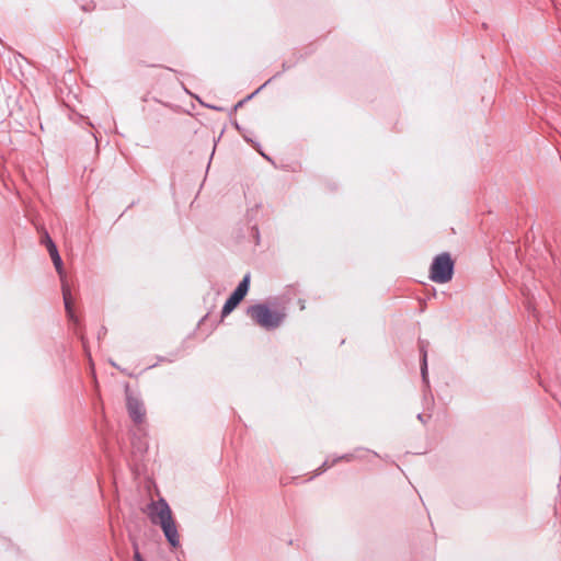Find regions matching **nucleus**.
Wrapping results in <instances>:
<instances>
[{
	"instance_id": "6",
	"label": "nucleus",
	"mask_w": 561,
	"mask_h": 561,
	"mask_svg": "<svg viewBox=\"0 0 561 561\" xmlns=\"http://www.w3.org/2000/svg\"><path fill=\"white\" fill-rule=\"evenodd\" d=\"M249 285L250 275L247 274L232 294L236 295L240 300H242L249 290Z\"/></svg>"
},
{
	"instance_id": "12",
	"label": "nucleus",
	"mask_w": 561,
	"mask_h": 561,
	"mask_svg": "<svg viewBox=\"0 0 561 561\" xmlns=\"http://www.w3.org/2000/svg\"><path fill=\"white\" fill-rule=\"evenodd\" d=\"M45 242H46V245L48 247V239L45 237Z\"/></svg>"
},
{
	"instance_id": "4",
	"label": "nucleus",
	"mask_w": 561,
	"mask_h": 561,
	"mask_svg": "<svg viewBox=\"0 0 561 561\" xmlns=\"http://www.w3.org/2000/svg\"><path fill=\"white\" fill-rule=\"evenodd\" d=\"M53 263H54V265L56 267V271L59 274L60 279H61L62 297H64V302H65V308H66L67 317L73 323H78V318L75 314V310H73V298L71 296V290H70V287H69V285L67 284L66 279H65L66 276H65V272H64V268H62L61 257L59 259V261H54Z\"/></svg>"
},
{
	"instance_id": "11",
	"label": "nucleus",
	"mask_w": 561,
	"mask_h": 561,
	"mask_svg": "<svg viewBox=\"0 0 561 561\" xmlns=\"http://www.w3.org/2000/svg\"><path fill=\"white\" fill-rule=\"evenodd\" d=\"M50 257H51L53 262H54V261H59L60 255H59V253H58V254H56L55 256H50Z\"/></svg>"
},
{
	"instance_id": "8",
	"label": "nucleus",
	"mask_w": 561,
	"mask_h": 561,
	"mask_svg": "<svg viewBox=\"0 0 561 561\" xmlns=\"http://www.w3.org/2000/svg\"><path fill=\"white\" fill-rule=\"evenodd\" d=\"M421 352H422V376H423V379L425 380L426 373H427V362H426L427 353H426L424 345L421 346Z\"/></svg>"
},
{
	"instance_id": "9",
	"label": "nucleus",
	"mask_w": 561,
	"mask_h": 561,
	"mask_svg": "<svg viewBox=\"0 0 561 561\" xmlns=\"http://www.w3.org/2000/svg\"><path fill=\"white\" fill-rule=\"evenodd\" d=\"M46 238L48 239V249L47 250H48L50 256H55L56 254H58L57 248L48 234H46Z\"/></svg>"
},
{
	"instance_id": "5",
	"label": "nucleus",
	"mask_w": 561,
	"mask_h": 561,
	"mask_svg": "<svg viewBox=\"0 0 561 561\" xmlns=\"http://www.w3.org/2000/svg\"><path fill=\"white\" fill-rule=\"evenodd\" d=\"M127 409L129 412V415L133 417L135 422H141L142 417L145 415L142 404L134 398L127 399Z\"/></svg>"
},
{
	"instance_id": "7",
	"label": "nucleus",
	"mask_w": 561,
	"mask_h": 561,
	"mask_svg": "<svg viewBox=\"0 0 561 561\" xmlns=\"http://www.w3.org/2000/svg\"><path fill=\"white\" fill-rule=\"evenodd\" d=\"M240 301L241 300L236 295L231 294L222 308V316L229 314L240 304Z\"/></svg>"
},
{
	"instance_id": "3",
	"label": "nucleus",
	"mask_w": 561,
	"mask_h": 561,
	"mask_svg": "<svg viewBox=\"0 0 561 561\" xmlns=\"http://www.w3.org/2000/svg\"><path fill=\"white\" fill-rule=\"evenodd\" d=\"M454 262L448 253L437 255L431 266L430 278L438 284H445L453 278Z\"/></svg>"
},
{
	"instance_id": "10",
	"label": "nucleus",
	"mask_w": 561,
	"mask_h": 561,
	"mask_svg": "<svg viewBox=\"0 0 561 561\" xmlns=\"http://www.w3.org/2000/svg\"><path fill=\"white\" fill-rule=\"evenodd\" d=\"M134 560L135 561H144L139 551L137 550V548L135 549V553H134Z\"/></svg>"
},
{
	"instance_id": "2",
	"label": "nucleus",
	"mask_w": 561,
	"mask_h": 561,
	"mask_svg": "<svg viewBox=\"0 0 561 561\" xmlns=\"http://www.w3.org/2000/svg\"><path fill=\"white\" fill-rule=\"evenodd\" d=\"M248 314L256 324L267 330L277 328L285 317L284 313L273 311L262 304L251 306Z\"/></svg>"
},
{
	"instance_id": "1",
	"label": "nucleus",
	"mask_w": 561,
	"mask_h": 561,
	"mask_svg": "<svg viewBox=\"0 0 561 561\" xmlns=\"http://www.w3.org/2000/svg\"><path fill=\"white\" fill-rule=\"evenodd\" d=\"M147 515L152 524L161 527L167 540L173 548L180 546V536L172 511L163 499L152 501L147 506Z\"/></svg>"
}]
</instances>
